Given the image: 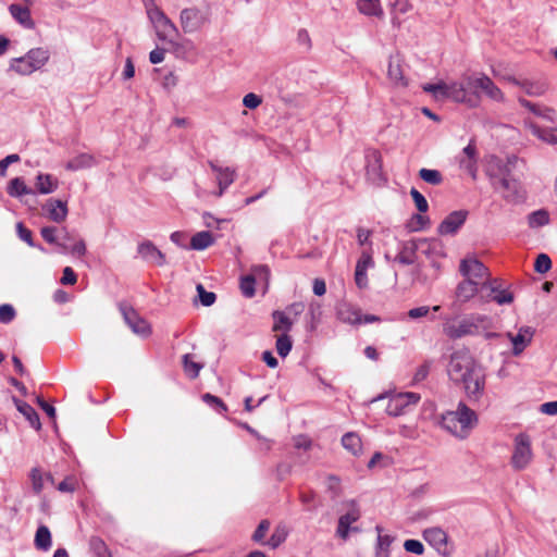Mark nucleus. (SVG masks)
Segmentation results:
<instances>
[{"label":"nucleus","mask_w":557,"mask_h":557,"mask_svg":"<svg viewBox=\"0 0 557 557\" xmlns=\"http://www.w3.org/2000/svg\"><path fill=\"white\" fill-rule=\"evenodd\" d=\"M197 292L200 298V301L203 306H211L215 301V295L211 292H206L202 285L197 286Z\"/></svg>","instance_id":"obj_55"},{"label":"nucleus","mask_w":557,"mask_h":557,"mask_svg":"<svg viewBox=\"0 0 557 557\" xmlns=\"http://www.w3.org/2000/svg\"><path fill=\"white\" fill-rule=\"evenodd\" d=\"M480 292L474 284L461 281L455 289V304L463 305L473 299Z\"/></svg>","instance_id":"obj_25"},{"label":"nucleus","mask_w":557,"mask_h":557,"mask_svg":"<svg viewBox=\"0 0 557 557\" xmlns=\"http://www.w3.org/2000/svg\"><path fill=\"white\" fill-rule=\"evenodd\" d=\"M422 89L435 100L450 99L471 109L481 104L482 94L493 102H506L503 90L484 73L462 75L458 81L425 84Z\"/></svg>","instance_id":"obj_1"},{"label":"nucleus","mask_w":557,"mask_h":557,"mask_svg":"<svg viewBox=\"0 0 557 557\" xmlns=\"http://www.w3.org/2000/svg\"><path fill=\"white\" fill-rule=\"evenodd\" d=\"M7 191L12 197L33 194V190L20 177H15L8 183Z\"/></svg>","instance_id":"obj_38"},{"label":"nucleus","mask_w":557,"mask_h":557,"mask_svg":"<svg viewBox=\"0 0 557 557\" xmlns=\"http://www.w3.org/2000/svg\"><path fill=\"white\" fill-rule=\"evenodd\" d=\"M496 286H497V290H495V292L490 290V293L486 296H482V299L484 301L494 300L498 305L511 304L513 301L512 293H510L506 289H500L497 280H496Z\"/></svg>","instance_id":"obj_36"},{"label":"nucleus","mask_w":557,"mask_h":557,"mask_svg":"<svg viewBox=\"0 0 557 557\" xmlns=\"http://www.w3.org/2000/svg\"><path fill=\"white\" fill-rule=\"evenodd\" d=\"M294 447L297 449L309 450L312 446L311 440L306 435H297L293 438Z\"/></svg>","instance_id":"obj_56"},{"label":"nucleus","mask_w":557,"mask_h":557,"mask_svg":"<svg viewBox=\"0 0 557 557\" xmlns=\"http://www.w3.org/2000/svg\"><path fill=\"white\" fill-rule=\"evenodd\" d=\"M520 88L528 96L540 97L545 94L547 86L543 82L522 79Z\"/></svg>","instance_id":"obj_37"},{"label":"nucleus","mask_w":557,"mask_h":557,"mask_svg":"<svg viewBox=\"0 0 557 557\" xmlns=\"http://www.w3.org/2000/svg\"><path fill=\"white\" fill-rule=\"evenodd\" d=\"M389 535H379L375 546L374 557H389V547L392 544Z\"/></svg>","instance_id":"obj_41"},{"label":"nucleus","mask_w":557,"mask_h":557,"mask_svg":"<svg viewBox=\"0 0 557 557\" xmlns=\"http://www.w3.org/2000/svg\"><path fill=\"white\" fill-rule=\"evenodd\" d=\"M391 463V458L383 455L382 453H375L370 461L368 462L369 469H374L376 467H387Z\"/></svg>","instance_id":"obj_51"},{"label":"nucleus","mask_w":557,"mask_h":557,"mask_svg":"<svg viewBox=\"0 0 557 557\" xmlns=\"http://www.w3.org/2000/svg\"><path fill=\"white\" fill-rule=\"evenodd\" d=\"M357 9L367 16L380 17L383 15L381 0H357Z\"/></svg>","instance_id":"obj_30"},{"label":"nucleus","mask_w":557,"mask_h":557,"mask_svg":"<svg viewBox=\"0 0 557 557\" xmlns=\"http://www.w3.org/2000/svg\"><path fill=\"white\" fill-rule=\"evenodd\" d=\"M372 257L368 252H362L355 271V282L359 288H366L368 286L367 270L372 267Z\"/></svg>","instance_id":"obj_22"},{"label":"nucleus","mask_w":557,"mask_h":557,"mask_svg":"<svg viewBox=\"0 0 557 557\" xmlns=\"http://www.w3.org/2000/svg\"><path fill=\"white\" fill-rule=\"evenodd\" d=\"M35 188L41 195L52 194L59 188V180L51 174L39 173L35 178Z\"/></svg>","instance_id":"obj_23"},{"label":"nucleus","mask_w":557,"mask_h":557,"mask_svg":"<svg viewBox=\"0 0 557 557\" xmlns=\"http://www.w3.org/2000/svg\"><path fill=\"white\" fill-rule=\"evenodd\" d=\"M493 327V319L486 314L472 313L460 320H450L444 324L443 331L450 338H459L467 335L485 333L487 336H495V333L487 332Z\"/></svg>","instance_id":"obj_3"},{"label":"nucleus","mask_w":557,"mask_h":557,"mask_svg":"<svg viewBox=\"0 0 557 557\" xmlns=\"http://www.w3.org/2000/svg\"><path fill=\"white\" fill-rule=\"evenodd\" d=\"M410 248L428 256L433 252H440L443 247L436 239H420L418 242H410Z\"/></svg>","instance_id":"obj_31"},{"label":"nucleus","mask_w":557,"mask_h":557,"mask_svg":"<svg viewBox=\"0 0 557 557\" xmlns=\"http://www.w3.org/2000/svg\"><path fill=\"white\" fill-rule=\"evenodd\" d=\"M346 512L338 519V525L336 530L337 536L346 540L350 531H357L356 527H351L360 518V510L356 502L351 500L346 504Z\"/></svg>","instance_id":"obj_12"},{"label":"nucleus","mask_w":557,"mask_h":557,"mask_svg":"<svg viewBox=\"0 0 557 557\" xmlns=\"http://www.w3.org/2000/svg\"><path fill=\"white\" fill-rule=\"evenodd\" d=\"M63 248L72 255L82 257L86 253V245L83 239L75 242L71 247L63 245Z\"/></svg>","instance_id":"obj_57"},{"label":"nucleus","mask_w":557,"mask_h":557,"mask_svg":"<svg viewBox=\"0 0 557 557\" xmlns=\"http://www.w3.org/2000/svg\"><path fill=\"white\" fill-rule=\"evenodd\" d=\"M342 445L344 449L350 453L352 456H360L362 453V442L359 434L355 432H348L342 437Z\"/></svg>","instance_id":"obj_28"},{"label":"nucleus","mask_w":557,"mask_h":557,"mask_svg":"<svg viewBox=\"0 0 557 557\" xmlns=\"http://www.w3.org/2000/svg\"><path fill=\"white\" fill-rule=\"evenodd\" d=\"M420 400V396L416 393H398L389 397L386 412L389 416L398 417L408 411L412 406H416Z\"/></svg>","instance_id":"obj_10"},{"label":"nucleus","mask_w":557,"mask_h":557,"mask_svg":"<svg viewBox=\"0 0 557 557\" xmlns=\"http://www.w3.org/2000/svg\"><path fill=\"white\" fill-rule=\"evenodd\" d=\"M262 103V98L257 94L249 92L244 96L243 104L250 110L257 109Z\"/></svg>","instance_id":"obj_54"},{"label":"nucleus","mask_w":557,"mask_h":557,"mask_svg":"<svg viewBox=\"0 0 557 557\" xmlns=\"http://www.w3.org/2000/svg\"><path fill=\"white\" fill-rule=\"evenodd\" d=\"M550 267H552V261L547 255L541 253L537 256L535 263H534V269L536 272L546 273L550 269Z\"/></svg>","instance_id":"obj_52"},{"label":"nucleus","mask_w":557,"mask_h":557,"mask_svg":"<svg viewBox=\"0 0 557 557\" xmlns=\"http://www.w3.org/2000/svg\"><path fill=\"white\" fill-rule=\"evenodd\" d=\"M138 252L140 256L157 265H163L165 262L164 255L150 242L139 245Z\"/></svg>","instance_id":"obj_24"},{"label":"nucleus","mask_w":557,"mask_h":557,"mask_svg":"<svg viewBox=\"0 0 557 557\" xmlns=\"http://www.w3.org/2000/svg\"><path fill=\"white\" fill-rule=\"evenodd\" d=\"M35 545L38 549L47 550L51 546V533L49 529L45 525H41L37 529L35 535Z\"/></svg>","instance_id":"obj_39"},{"label":"nucleus","mask_w":557,"mask_h":557,"mask_svg":"<svg viewBox=\"0 0 557 557\" xmlns=\"http://www.w3.org/2000/svg\"><path fill=\"white\" fill-rule=\"evenodd\" d=\"M183 364H184L185 373L191 379L197 377L199 374V371L202 368V364L196 361V358L194 355H185Z\"/></svg>","instance_id":"obj_40"},{"label":"nucleus","mask_w":557,"mask_h":557,"mask_svg":"<svg viewBox=\"0 0 557 557\" xmlns=\"http://www.w3.org/2000/svg\"><path fill=\"white\" fill-rule=\"evenodd\" d=\"M337 319L344 323L356 325L362 323V313L360 309L349 305L341 304L336 310Z\"/></svg>","instance_id":"obj_20"},{"label":"nucleus","mask_w":557,"mask_h":557,"mask_svg":"<svg viewBox=\"0 0 557 557\" xmlns=\"http://www.w3.org/2000/svg\"><path fill=\"white\" fill-rule=\"evenodd\" d=\"M215 243L214 236L208 231L194 234L190 238L189 248L193 250H205Z\"/></svg>","instance_id":"obj_27"},{"label":"nucleus","mask_w":557,"mask_h":557,"mask_svg":"<svg viewBox=\"0 0 557 557\" xmlns=\"http://www.w3.org/2000/svg\"><path fill=\"white\" fill-rule=\"evenodd\" d=\"M549 215L545 210H539L529 215V224L531 227L544 226L548 223Z\"/></svg>","instance_id":"obj_44"},{"label":"nucleus","mask_w":557,"mask_h":557,"mask_svg":"<svg viewBox=\"0 0 557 557\" xmlns=\"http://www.w3.org/2000/svg\"><path fill=\"white\" fill-rule=\"evenodd\" d=\"M249 275L255 276V282L260 281L263 282L265 286H268L270 278V271L265 265H256L251 269V273Z\"/></svg>","instance_id":"obj_48"},{"label":"nucleus","mask_w":557,"mask_h":557,"mask_svg":"<svg viewBox=\"0 0 557 557\" xmlns=\"http://www.w3.org/2000/svg\"><path fill=\"white\" fill-rule=\"evenodd\" d=\"M467 211L459 210L449 213L440 224L437 232L441 235L455 234L467 219Z\"/></svg>","instance_id":"obj_17"},{"label":"nucleus","mask_w":557,"mask_h":557,"mask_svg":"<svg viewBox=\"0 0 557 557\" xmlns=\"http://www.w3.org/2000/svg\"><path fill=\"white\" fill-rule=\"evenodd\" d=\"M34 4L27 3H11L8 7L10 16L22 28L33 30L36 27V22L32 16L30 8Z\"/></svg>","instance_id":"obj_14"},{"label":"nucleus","mask_w":557,"mask_h":557,"mask_svg":"<svg viewBox=\"0 0 557 557\" xmlns=\"http://www.w3.org/2000/svg\"><path fill=\"white\" fill-rule=\"evenodd\" d=\"M459 163L461 169L468 172L472 178H476V148L474 145L469 144L463 148Z\"/></svg>","instance_id":"obj_21"},{"label":"nucleus","mask_w":557,"mask_h":557,"mask_svg":"<svg viewBox=\"0 0 557 557\" xmlns=\"http://www.w3.org/2000/svg\"><path fill=\"white\" fill-rule=\"evenodd\" d=\"M405 58L396 51L391 53L386 64V76L391 85L395 88H406L409 86V78L405 74Z\"/></svg>","instance_id":"obj_9"},{"label":"nucleus","mask_w":557,"mask_h":557,"mask_svg":"<svg viewBox=\"0 0 557 557\" xmlns=\"http://www.w3.org/2000/svg\"><path fill=\"white\" fill-rule=\"evenodd\" d=\"M422 536L441 555L448 556L450 554L448 536L443 529L438 527L428 528L423 531Z\"/></svg>","instance_id":"obj_15"},{"label":"nucleus","mask_w":557,"mask_h":557,"mask_svg":"<svg viewBox=\"0 0 557 557\" xmlns=\"http://www.w3.org/2000/svg\"><path fill=\"white\" fill-rule=\"evenodd\" d=\"M90 546L98 557H110L108 548L101 539L92 537L90 540Z\"/></svg>","instance_id":"obj_53"},{"label":"nucleus","mask_w":557,"mask_h":557,"mask_svg":"<svg viewBox=\"0 0 557 557\" xmlns=\"http://www.w3.org/2000/svg\"><path fill=\"white\" fill-rule=\"evenodd\" d=\"M459 272L463 282L474 284L482 292L484 289L497 290L496 278L492 280L488 269L474 257L462 259L459 264Z\"/></svg>","instance_id":"obj_5"},{"label":"nucleus","mask_w":557,"mask_h":557,"mask_svg":"<svg viewBox=\"0 0 557 557\" xmlns=\"http://www.w3.org/2000/svg\"><path fill=\"white\" fill-rule=\"evenodd\" d=\"M533 460L532 440L525 433H519L513 438L510 465L515 470H523Z\"/></svg>","instance_id":"obj_8"},{"label":"nucleus","mask_w":557,"mask_h":557,"mask_svg":"<svg viewBox=\"0 0 557 557\" xmlns=\"http://www.w3.org/2000/svg\"><path fill=\"white\" fill-rule=\"evenodd\" d=\"M410 195L412 197L417 210L421 213L426 212L429 209V205L425 197L416 188H411Z\"/></svg>","instance_id":"obj_47"},{"label":"nucleus","mask_w":557,"mask_h":557,"mask_svg":"<svg viewBox=\"0 0 557 557\" xmlns=\"http://www.w3.org/2000/svg\"><path fill=\"white\" fill-rule=\"evenodd\" d=\"M165 59V50L163 48H156L149 54V61L152 64H159Z\"/></svg>","instance_id":"obj_64"},{"label":"nucleus","mask_w":557,"mask_h":557,"mask_svg":"<svg viewBox=\"0 0 557 557\" xmlns=\"http://www.w3.org/2000/svg\"><path fill=\"white\" fill-rule=\"evenodd\" d=\"M525 126L541 140L548 144H557V129H542L531 121H525Z\"/></svg>","instance_id":"obj_34"},{"label":"nucleus","mask_w":557,"mask_h":557,"mask_svg":"<svg viewBox=\"0 0 557 557\" xmlns=\"http://www.w3.org/2000/svg\"><path fill=\"white\" fill-rule=\"evenodd\" d=\"M368 172L379 175L382 168V156L377 150H371L368 156Z\"/></svg>","instance_id":"obj_42"},{"label":"nucleus","mask_w":557,"mask_h":557,"mask_svg":"<svg viewBox=\"0 0 557 557\" xmlns=\"http://www.w3.org/2000/svg\"><path fill=\"white\" fill-rule=\"evenodd\" d=\"M292 349V339L287 334H280L276 338V350L281 357H286Z\"/></svg>","instance_id":"obj_45"},{"label":"nucleus","mask_w":557,"mask_h":557,"mask_svg":"<svg viewBox=\"0 0 557 557\" xmlns=\"http://www.w3.org/2000/svg\"><path fill=\"white\" fill-rule=\"evenodd\" d=\"M207 22V16L198 8H186L180 13V24L185 34L200 30Z\"/></svg>","instance_id":"obj_11"},{"label":"nucleus","mask_w":557,"mask_h":557,"mask_svg":"<svg viewBox=\"0 0 557 557\" xmlns=\"http://www.w3.org/2000/svg\"><path fill=\"white\" fill-rule=\"evenodd\" d=\"M414 250H411L410 243L406 244L404 250L397 256V260L405 264H410L413 262L412 255Z\"/></svg>","instance_id":"obj_61"},{"label":"nucleus","mask_w":557,"mask_h":557,"mask_svg":"<svg viewBox=\"0 0 557 557\" xmlns=\"http://www.w3.org/2000/svg\"><path fill=\"white\" fill-rule=\"evenodd\" d=\"M13 403L16 409L25 417V419L29 422L30 426L35 430H39L41 428V423L38 417V413L35 409L25 401L18 400L13 397Z\"/></svg>","instance_id":"obj_26"},{"label":"nucleus","mask_w":557,"mask_h":557,"mask_svg":"<svg viewBox=\"0 0 557 557\" xmlns=\"http://www.w3.org/2000/svg\"><path fill=\"white\" fill-rule=\"evenodd\" d=\"M122 313L125 322L129 325L132 331L140 336H148L150 334L149 324L141 319L133 309L123 307Z\"/></svg>","instance_id":"obj_18"},{"label":"nucleus","mask_w":557,"mask_h":557,"mask_svg":"<svg viewBox=\"0 0 557 557\" xmlns=\"http://www.w3.org/2000/svg\"><path fill=\"white\" fill-rule=\"evenodd\" d=\"M147 16L158 40L176 48L178 46L176 41L178 28L165 13L156 3H151L147 7Z\"/></svg>","instance_id":"obj_6"},{"label":"nucleus","mask_w":557,"mask_h":557,"mask_svg":"<svg viewBox=\"0 0 557 557\" xmlns=\"http://www.w3.org/2000/svg\"><path fill=\"white\" fill-rule=\"evenodd\" d=\"M534 333V329L528 325L520 326L517 333H506V338L512 345L513 356H520L524 351V349L531 344Z\"/></svg>","instance_id":"obj_13"},{"label":"nucleus","mask_w":557,"mask_h":557,"mask_svg":"<svg viewBox=\"0 0 557 557\" xmlns=\"http://www.w3.org/2000/svg\"><path fill=\"white\" fill-rule=\"evenodd\" d=\"M404 548L406 552L421 556L424 554V546L418 540H406L404 542Z\"/></svg>","instance_id":"obj_50"},{"label":"nucleus","mask_w":557,"mask_h":557,"mask_svg":"<svg viewBox=\"0 0 557 557\" xmlns=\"http://www.w3.org/2000/svg\"><path fill=\"white\" fill-rule=\"evenodd\" d=\"M49 220L55 223H62L69 214L67 203L61 199L50 198L42 207Z\"/></svg>","instance_id":"obj_16"},{"label":"nucleus","mask_w":557,"mask_h":557,"mask_svg":"<svg viewBox=\"0 0 557 557\" xmlns=\"http://www.w3.org/2000/svg\"><path fill=\"white\" fill-rule=\"evenodd\" d=\"M447 373L449 379L463 389L468 400L478 403L481 399L485 388V373L468 350L453 352Z\"/></svg>","instance_id":"obj_2"},{"label":"nucleus","mask_w":557,"mask_h":557,"mask_svg":"<svg viewBox=\"0 0 557 557\" xmlns=\"http://www.w3.org/2000/svg\"><path fill=\"white\" fill-rule=\"evenodd\" d=\"M16 232L23 242L27 243L29 246H33L32 232L26 228L22 222L16 223Z\"/></svg>","instance_id":"obj_59"},{"label":"nucleus","mask_w":557,"mask_h":557,"mask_svg":"<svg viewBox=\"0 0 557 557\" xmlns=\"http://www.w3.org/2000/svg\"><path fill=\"white\" fill-rule=\"evenodd\" d=\"M255 276L253 275H246V276H243L242 280H240V284H239V287H240V290L243 293L244 296L248 297V298H251L255 296Z\"/></svg>","instance_id":"obj_46"},{"label":"nucleus","mask_w":557,"mask_h":557,"mask_svg":"<svg viewBox=\"0 0 557 557\" xmlns=\"http://www.w3.org/2000/svg\"><path fill=\"white\" fill-rule=\"evenodd\" d=\"M500 193L507 201L516 202L524 197L520 184L512 178L505 177L500 182Z\"/></svg>","instance_id":"obj_19"},{"label":"nucleus","mask_w":557,"mask_h":557,"mask_svg":"<svg viewBox=\"0 0 557 557\" xmlns=\"http://www.w3.org/2000/svg\"><path fill=\"white\" fill-rule=\"evenodd\" d=\"M269 529H270V522L267 520L261 521L252 535L253 541H256L258 543L262 542V540L264 539Z\"/></svg>","instance_id":"obj_58"},{"label":"nucleus","mask_w":557,"mask_h":557,"mask_svg":"<svg viewBox=\"0 0 557 557\" xmlns=\"http://www.w3.org/2000/svg\"><path fill=\"white\" fill-rule=\"evenodd\" d=\"M213 170L216 171V181L219 185V191L216 193L218 197H221L224 193V190L233 183L234 181V171L230 170L228 168L222 169V168H215L213 166Z\"/></svg>","instance_id":"obj_35"},{"label":"nucleus","mask_w":557,"mask_h":557,"mask_svg":"<svg viewBox=\"0 0 557 557\" xmlns=\"http://www.w3.org/2000/svg\"><path fill=\"white\" fill-rule=\"evenodd\" d=\"M429 218L422 214H416L411 219V226L414 231L424 228L429 225Z\"/></svg>","instance_id":"obj_60"},{"label":"nucleus","mask_w":557,"mask_h":557,"mask_svg":"<svg viewBox=\"0 0 557 557\" xmlns=\"http://www.w3.org/2000/svg\"><path fill=\"white\" fill-rule=\"evenodd\" d=\"M419 176L422 181L431 185H440L443 181L442 174L437 170L421 169Z\"/></svg>","instance_id":"obj_43"},{"label":"nucleus","mask_w":557,"mask_h":557,"mask_svg":"<svg viewBox=\"0 0 557 557\" xmlns=\"http://www.w3.org/2000/svg\"><path fill=\"white\" fill-rule=\"evenodd\" d=\"M478 416L466 404L459 403L456 410H449L442 414V426L459 438H466L476 425Z\"/></svg>","instance_id":"obj_4"},{"label":"nucleus","mask_w":557,"mask_h":557,"mask_svg":"<svg viewBox=\"0 0 557 557\" xmlns=\"http://www.w3.org/2000/svg\"><path fill=\"white\" fill-rule=\"evenodd\" d=\"M286 536L287 531L285 528H276L267 544L272 548H276L286 540Z\"/></svg>","instance_id":"obj_49"},{"label":"nucleus","mask_w":557,"mask_h":557,"mask_svg":"<svg viewBox=\"0 0 557 557\" xmlns=\"http://www.w3.org/2000/svg\"><path fill=\"white\" fill-rule=\"evenodd\" d=\"M272 318H273V327H272L273 332H277L281 334H287L292 330L294 321L288 318L286 312L276 310L272 313Z\"/></svg>","instance_id":"obj_29"},{"label":"nucleus","mask_w":557,"mask_h":557,"mask_svg":"<svg viewBox=\"0 0 557 557\" xmlns=\"http://www.w3.org/2000/svg\"><path fill=\"white\" fill-rule=\"evenodd\" d=\"M32 486L35 493L39 494L46 483L53 484V478L50 473H45L38 468H34L30 472Z\"/></svg>","instance_id":"obj_33"},{"label":"nucleus","mask_w":557,"mask_h":557,"mask_svg":"<svg viewBox=\"0 0 557 557\" xmlns=\"http://www.w3.org/2000/svg\"><path fill=\"white\" fill-rule=\"evenodd\" d=\"M42 238L50 243L55 244L57 243V228L53 226H45L40 231Z\"/></svg>","instance_id":"obj_62"},{"label":"nucleus","mask_w":557,"mask_h":557,"mask_svg":"<svg viewBox=\"0 0 557 557\" xmlns=\"http://www.w3.org/2000/svg\"><path fill=\"white\" fill-rule=\"evenodd\" d=\"M76 281H77V276L74 273V271L72 270V268H70V267L64 268L63 275L61 277V283L64 285H73L76 283Z\"/></svg>","instance_id":"obj_63"},{"label":"nucleus","mask_w":557,"mask_h":557,"mask_svg":"<svg viewBox=\"0 0 557 557\" xmlns=\"http://www.w3.org/2000/svg\"><path fill=\"white\" fill-rule=\"evenodd\" d=\"M50 52L46 48H33L24 57L14 59L10 70L17 74L29 75L40 70L49 61Z\"/></svg>","instance_id":"obj_7"},{"label":"nucleus","mask_w":557,"mask_h":557,"mask_svg":"<svg viewBox=\"0 0 557 557\" xmlns=\"http://www.w3.org/2000/svg\"><path fill=\"white\" fill-rule=\"evenodd\" d=\"M95 165V158L91 154L82 153L71 159L65 169L69 171H78L89 169Z\"/></svg>","instance_id":"obj_32"}]
</instances>
